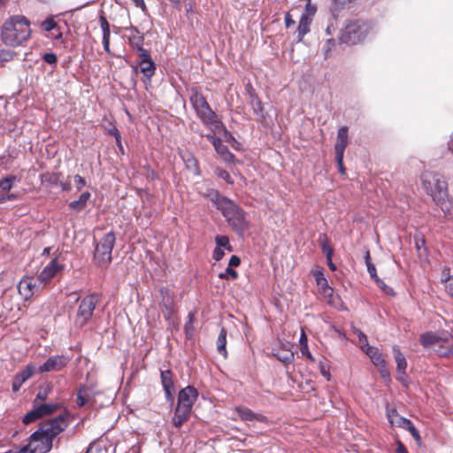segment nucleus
<instances>
[{
    "label": "nucleus",
    "instance_id": "f257e3e1",
    "mask_svg": "<svg viewBox=\"0 0 453 453\" xmlns=\"http://www.w3.org/2000/svg\"><path fill=\"white\" fill-rule=\"evenodd\" d=\"M71 422L68 411L59 414L54 418L42 421L36 431L29 437L30 449L27 453H47L53 447V440L64 432Z\"/></svg>",
    "mask_w": 453,
    "mask_h": 453
},
{
    "label": "nucleus",
    "instance_id": "f03ea898",
    "mask_svg": "<svg viewBox=\"0 0 453 453\" xmlns=\"http://www.w3.org/2000/svg\"><path fill=\"white\" fill-rule=\"evenodd\" d=\"M190 102L201 120L211 127V133L206 134L207 139L213 144L218 154L225 160L226 147L222 137H226V129L222 122L216 120V114L212 111L205 97L197 90H192Z\"/></svg>",
    "mask_w": 453,
    "mask_h": 453
},
{
    "label": "nucleus",
    "instance_id": "7ed1b4c3",
    "mask_svg": "<svg viewBox=\"0 0 453 453\" xmlns=\"http://www.w3.org/2000/svg\"><path fill=\"white\" fill-rule=\"evenodd\" d=\"M30 21L23 15L8 18L1 27V41L9 47L22 46L31 36Z\"/></svg>",
    "mask_w": 453,
    "mask_h": 453
},
{
    "label": "nucleus",
    "instance_id": "20e7f679",
    "mask_svg": "<svg viewBox=\"0 0 453 453\" xmlns=\"http://www.w3.org/2000/svg\"><path fill=\"white\" fill-rule=\"evenodd\" d=\"M419 341L424 348L433 347L440 357L453 355V337L448 331L426 332L420 335Z\"/></svg>",
    "mask_w": 453,
    "mask_h": 453
},
{
    "label": "nucleus",
    "instance_id": "39448f33",
    "mask_svg": "<svg viewBox=\"0 0 453 453\" xmlns=\"http://www.w3.org/2000/svg\"><path fill=\"white\" fill-rule=\"evenodd\" d=\"M423 188L433 201L441 202L447 196L448 187L444 178L438 173L426 171L421 174Z\"/></svg>",
    "mask_w": 453,
    "mask_h": 453
},
{
    "label": "nucleus",
    "instance_id": "423d86ee",
    "mask_svg": "<svg viewBox=\"0 0 453 453\" xmlns=\"http://www.w3.org/2000/svg\"><path fill=\"white\" fill-rule=\"evenodd\" d=\"M367 22L360 19L349 21L341 31L339 41L349 45L362 42L370 31Z\"/></svg>",
    "mask_w": 453,
    "mask_h": 453
},
{
    "label": "nucleus",
    "instance_id": "0eeeda50",
    "mask_svg": "<svg viewBox=\"0 0 453 453\" xmlns=\"http://www.w3.org/2000/svg\"><path fill=\"white\" fill-rule=\"evenodd\" d=\"M116 242V236L113 231L105 234L96 243L94 259L96 265L102 268H106L111 262V251Z\"/></svg>",
    "mask_w": 453,
    "mask_h": 453
},
{
    "label": "nucleus",
    "instance_id": "6e6552de",
    "mask_svg": "<svg viewBox=\"0 0 453 453\" xmlns=\"http://www.w3.org/2000/svg\"><path fill=\"white\" fill-rule=\"evenodd\" d=\"M98 302L99 298L96 294L88 295L81 301L74 319L78 327H83L91 319Z\"/></svg>",
    "mask_w": 453,
    "mask_h": 453
},
{
    "label": "nucleus",
    "instance_id": "1a4fd4ad",
    "mask_svg": "<svg viewBox=\"0 0 453 453\" xmlns=\"http://www.w3.org/2000/svg\"><path fill=\"white\" fill-rule=\"evenodd\" d=\"M228 225L238 234L243 236L245 231L249 229L250 221L246 219L243 211L239 209L231 200L228 199Z\"/></svg>",
    "mask_w": 453,
    "mask_h": 453
},
{
    "label": "nucleus",
    "instance_id": "9d476101",
    "mask_svg": "<svg viewBox=\"0 0 453 453\" xmlns=\"http://www.w3.org/2000/svg\"><path fill=\"white\" fill-rule=\"evenodd\" d=\"M44 287L39 277H25L19 282L18 290L24 299L28 300L39 294Z\"/></svg>",
    "mask_w": 453,
    "mask_h": 453
},
{
    "label": "nucleus",
    "instance_id": "9b49d317",
    "mask_svg": "<svg viewBox=\"0 0 453 453\" xmlns=\"http://www.w3.org/2000/svg\"><path fill=\"white\" fill-rule=\"evenodd\" d=\"M69 359L65 356H52L50 357L39 368L40 373L58 372L65 368L68 364Z\"/></svg>",
    "mask_w": 453,
    "mask_h": 453
},
{
    "label": "nucleus",
    "instance_id": "f8f14e48",
    "mask_svg": "<svg viewBox=\"0 0 453 453\" xmlns=\"http://www.w3.org/2000/svg\"><path fill=\"white\" fill-rule=\"evenodd\" d=\"M198 392L193 386L182 388L178 395L177 406L187 408L192 411V407L197 399Z\"/></svg>",
    "mask_w": 453,
    "mask_h": 453
},
{
    "label": "nucleus",
    "instance_id": "ddd939ff",
    "mask_svg": "<svg viewBox=\"0 0 453 453\" xmlns=\"http://www.w3.org/2000/svg\"><path fill=\"white\" fill-rule=\"evenodd\" d=\"M348 145V127H341L337 132L336 143L334 145L335 160L337 165H342L344 150Z\"/></svg>",
    "mask_w": 453,
    "mask_h": 453
},
{
    "label": "nucleus",
    "instance_id": "4468645a",
    "mask_svg": "<svg viewBox=\"0 0 453 453\" xmlns=\"http://www.w3.org/2000/svg\"><path fill=\"white\" fill-rule=\"evenodd\" d=\"M99 394L96 385L81 386L77 393V405L82 407Z\"/></svg>",
    "mask_w": 453,
    "mask_h": 453
},
{
    "label": "nucleus",
    "instance_id": "2eb2a0df",
    "mask_svg": "<svg viewBox=\"0 0 453 453\" xmlns=\"http://www.w3.org/2000/svg\"><path fill=\"white\" fill-rule=\"evenodd\" d=\"M173 375L171 370L167 369L165 371H161L160 378L162 386L165 390V398L171 403L173 402V392H174V384H173Z\"/></svg>",
    "mask_w": 453,
    "mask_h": 453
},
{
    "label": "nucleus",
    "instance_id": "dca6fc26",
    "mask_svg": "<svg viewBox=\"0 0 453 453\" xmlns=\"http://www.w3.org/2000/svg\"><path fill=\"white\" fill-rule=\"evenodd\" d=\"M35 373V366L28 365L26 368L18 372L12 381V391L18 392L22 385Z\"/></svg>",
    "mask_w": 453,
    "mask_h": 453
},
{
    "label": "nucleus",
    "instance_id": "f3484780",
    "mask_svg": "<svg viewBox=\"0 0 453 453\" xmlns=\"http://www.w3.org/2000/svg\"><path fill=\"white\" fill-rule=\"evenodd\" d=\"M62 268L57 262V259H52L40 273L38 275L41 281L46 286L52 278H54L57 273Z\"/></svg>",
    "mask_w": 453,
    "mask_h": 453
},
{
    "label": "nucleus",
    "instance_id": "a211bd4d",
    "mask_svg": "<svg viewBox=\"0 0 453 453\" xmlns=\"http://www.w3.org/2000/svg\"><path fill=\"white\" fill-rule=\"evenodd\" d=\"M125 30L127 33V37L130 46L134 49L143 46V34L136 27L131 26L129 27H126Z\"/></svg>",
    "mask_w": 453,
    "mask_h": 453
},
{
    "label": "nucleus",
    "instance_id": "6ab92c4d",
    "mask_svg": "<svg viewBox=\"0 0 453 453\" xmlns=\"http://www.w3.org/2000/svg\"><path fill=\"white\" fill-rule=\"evenodd\" d=\"M191 410L176 405L172 422L174 427L180 428L190 418Z\"/></svg>",
    "mask_w": 453,
    "mask_h": 453
},
{
    "label": "nucleus",
    "instance_id": "aec40b11",
    "mask_svg": "<svg viewBox=\"0 0 453 453\" xmlns=\"http://www.w3.org/2000/svg\"><path fill=\"white\" fill-rule=\"evenodd\" d=\"M140 71L142 73V81L147 85L150 83L151 77L155 74L156 64L153 60L140 61L138 64Z\"/></svg>",
    "mask_w": 453,
    "mask_h": 453
},
{
    "label": "nucleus",
    "instance_id": "412c9836",
    "mask_svg": "<svg viewBox=\"0 0 453 453\" xmlns=\"http://www.w3.org/2000/svg\"><path fill=\"white\" fill-rule=\"evenodd\" d=\"M234 414H236L242 420H259L265 419V417L260 414L254 413L251 410L246 407L239 406L234 410Z\"/></svg>",
    "mask_w": 453,
    "mask_h": 453
},
{
    "label": "nucleus",
    "instance_id": "4be33fe9",
    "mask_svg": "<svg viewBox=\"0 0 453 453\" xmlns=\"http://www.w3.org/2000/svg\"><path fill=\"white\" fill-rule=\"evenodd\" d=\"M90 196L91 194L88 191L81 193L77 200L72 201L68 203L69 209L75 212H81L86 208Z\"/></svg>",
    "mask_w": 453,
    "mask_h": 453
},
{
    "label": "nucleus",
    "instance_id": "5701e85b",
    "mask_svg": "<svg viewBox=\"0 0 453 453\" xmlns=\"http://www.w3.org/2000/svg\"><path fill=\"white\" fill-rule=\"evenodd\" d=\"M314 277L316 280V283L318 287L321 289L323 295L325 296H332L334 290L332 288L328 286L327 280L325 278L323 272L317 271L314 273Z\"/></svg>",
    "mask_w": 453,
    "mask_h": 453
},
{
    "label": "nucleus",
    "instance_id": "b1692460",
    "mask_svg": "<svg viewBox=\"0 0 453 453\" xmlns=\"http://www.w3.org/2000/svg\"><path fill=\"white\" fill-rule=\"evenodd\" d=\"M372 360L375 366L382 365L386 362L381 352L379 349L371 345H368L362 349Z\"/></svg>",
    "mask_w": 453,
    "mask_h": 453
},
{
    "label": "nucleus",
    "instance_id": "393cba45",
    "mask_svg": "<svg viewBox=\"0 0 453 453\" xmlns=\"http://www.w3.org/2000/svg\"><path fill=\"white\" fill-rule=\"evenodd\" d=\"M208 196L211 197V200L213 202L217 209L221 211L223 216H226V207L225 206L226 199L220 196L219 192L216 190H211Z\"/></svg>",
    "mask_w": 453,
    "mask_h": 453
},
{
    "label": "nucleus",
    "instance_id": "a878e982",
    "mask_svg": "<svg viewBox=\"0 0 453 453\" xmlns=\"http://www.w3.org/2000/svg\"><path fill=\"white\" fill-rule=\"evenodd\" d=\"M312 20L306 17H300L298 27H297V42L303 41L305 35L310 32V26Z\"/></svg>",
    "mask_w": 453,
    "mask_h": 453
},
{
    "label": "nucleus",
    "instance_id": "bb28decb",
    "mask_svg": "<svg viewBox=\"0 0 453 453\" xmlns=\"http://www.w3.org/2000/svg\"><path fill=\"white\" fill-rule=\"evenodd\" d=\"M188 170L193 172L195 174H199V165L195 157L189 153L185 152L180 155Z\"/></svg>",
    "mask_w": 453,
    "mask_h": 453
},
{
    "label": "nucleus",
    "instance_id": "cd10ccee",
    "mask_svg": "<svg viewBox=\"0 0 453 453\" xmlns=\"http://www.w3.org/2000/svg\"><path fill=\"white\" fill-rule=\"evenodd\" d=\"M36 406L40 411V414H42V418H43L45 416H50L58 411L62 407V404L58 403H41Z\"/></svg>",
    "mask_w": 453,
    "mask_h": 453
},
{
    "label": "nucleus",
    "instance_id": "c85d7f7f",
    "mask_svg": "<svg viewBox=\"0 0 453 453\" xmlns=\"http://www.w3.org/2000/svg\"><path fill=\"white\" fill-rule=\"evenodd\" d=\"M217 247L213 251V258L216 261H219L223 258L225 252L221 250V247L226 248V236L219 235L216 237Z\"/></svg>",
    "mask_w": 453,
    "mask_h": 453
},
{
    "label": "nucleus",
    "instance_id": "c756f323",
    "mask_svg": "<svg viewBox=\"0 0 453 453\" xmlns=\"http://www.w3.org/2000/svg\"><path fill=\"white\" fill-rule=\"evenodd\" d=\"M393 354L396 362V372H403L406 370L407 362L405 357L401 352L398 347H393Z\"/></svg>",
    "mask_w": 453,
    "mask_h": 453
},
{
    "label": "nucleus",
    "instance_id": "7c9ffc66",
    "mask_svg": "<svg viewBox=\"0 0 453 453\" xmlns=\"http://www.w3.org/2000/svg\"><path fill=\"white\" fill-rule=\"evenodd\" d=\"M250 104L254 112L261 119H265V109L261 100L255 95L250 93Z\"/></svg>",
    "mask_w": 453,
    "mask_h": 453
},
{
    "label": "nucleus",
    "instance_id": "2f4dec72",
    "mask_svg": "<svg viewBox=\"0 0 453 453\" xmlns=\"http://www.w3.org/2000/svg\"><path fill=\"white\" fill-rule=\"evenodd\" d=\"M355 1L356 0H333L331 12L334 16H336L341 10L349 8L351 4H353Z\"/></svg>",
    "mask_w": 453,
    "mask_h": 453
},
{
    "label": "nucleus",
    "instance_id": "473e14b6",
    "mask_svg": "<svg viewBox=\"0 0 453 453\" xmlns=\"http://www.w3.org/2000/svg\"><path fill=\"white\" fill-rule=\"evenodd\" d=\"M33 405V409L30 411H28L22 418V422L25 425H29L42 418V414H40L37 406L35 404Z\"/></svg>",
    "mask_w": 453,
    "mask_h": 453
},
{
    "label": "nucleus",
    "instance_id": "72a5a7b5",
    "mask_svg": "<svg viewBox=\"0 0 453 453\" xmlns=\"http://www.w3.org/2000/svg\"><path fill=\"white\" fill-rule=\"evenodd\" d=\"M435 203L440 206L445 217L453 219V202L448 199V196L443 197V201Z\"/></svg>",
    "mask_w": 453,
    "mask_h": 453
},
{
    "label": "nucleus",
    "instance_id": "f704fd0d",
    "mask_svg": "<svg viewBox=\"0 0 453 453\" xmlns=\"http://www.w3.org/2000/svg\"><path fill=\"white\" fill-rule=\"evenodd\" d=\"M319 242L321 244V250L324 255L326 256V259H329L334 255V250L332 247L330 246L327 237L325 234H322L319 235Z\"/></svg>",
    "mask_w": 453,
    "mask_h": 453
},
{
    "label": "nucleus",
    "instance_id": "c9c22d12",
    "mask_svg": "<svg viewBox=\"0 0 453 453\" xmlns=\"http://www.w3.org/2000/svg\"><path fill=\"white\" fill-rule=\"evenodd\" d=\"M226 332L225 328H222L217 341V349L219 354H221L224 357H226Z\"/></svg>",
    "mask_w": 453,
    "mask_h": 453
},
{
    "label": "nucleus",
    "instance_id": "e433bc0d",
    "mask_svg": "<svg viewBox=\"0 0 453 453\" xmlns=\"http://www.w3.org/2000/svg\"><path fill=\"white\" fill-rule=\"evenodd\" d=\"M16 179L17 178L14 175H8L0 180V193L10 191L12 188Z\"/></svg>",
    "mask_w": 453,
    "mask_h": 453
},
{
    "label": "nucleus",
    "instance_id": "4c0bfd02",
    "mask_svg": "<svg viewBox=\"0 0 453 453\" xmlns=\"http://www.w3.org/2000/svg\"><path fill=\"white\" fill-rule=\"evenodd\" d=\"M415 246L419 254V256H426L427 254V250L426 247V240L422 234H416L414 236Z\"/></svg>",
    "mask_w": 453,
    "mask_h": 453
},
{
    "label": "nucleus",
    "instance_id": "58836bf2",
    "mask_svg": "<svg viewBox=\"0 0 453 453\" xmlns=\"http://www.w3.org/2000/svg\"><path fill=\"white\" fill-rule=\"evenodd\" d=\"M58 27V23L54 20V18L52 16L48 17L41 24V27L46 32H51L54 29H57Z\"/></svg>",
    "mask_w": 453,
    "mask_h": 453
},
{
    "label": "nucleus",
    "instance_id": "ea45409f",
    "mask_svg": "<svg viewBox=\"0 0 453 453\" xmlns=\"http://www.w3.org/2000/svg\"><path fill=\"white\" fill-rule=\"evenodd\" d=\"M317 11V7L315 4H311V0H307V3L304 6L303 12L301 17L309 18V19L312 20Z\"/></svg>",
    "mask_w": 453,
    "mask_h": 453
},
{
    "label": "nucleus",
    "instance_id": "a19ab883",
    "mask_svg": "<svg viewBox=\"0 0 453 453\" xmlns=\"http://www.w3.org/2000/svg\"><path fill=\"white\" fill-rule=\"evenodd\" d=\"M15 53L9 50H0V67H2L4 63L9 62L13 59Z\"/></svg>",
    "mask_w": 453,
    "mask_h": 453
},
{
    "label": "nucleus",
    "instance_id": "79ce46f5",
    "mask_svg": "<svg viewBox=\"0 0 453 453\" xmlns=\"http://www.w3.org/2000/svg\"><path fill=\"white\" fill-rule=\"evenodd\" d=\"M99 21L101 29L103 31V36L111 35L110 24L107 19L104 15H101L99 18Z\"/></svg>",
    "mask_w": 453,
    "mask_h": 453
},
{
    "label": "nucleus",
    "instance_id": "37998d69",
    "mask_svg": "<svg viewBox=\"0 0 453 453\" xmlns=\"http://www.w3.org/2000/svg\"><path fill=\"white\" fill-rule=\"evenodd\" d=\"M354 332L358 337L361 349L367 347L369 345L367 336L360 329H355Z\"/></svg>",
    "mask_w": 453,
    "mask_h": 453
},
{
    "label": "nucleus",
    "instance_id": "c03bdc74",
    "mask_svg": "<svg viewBox=\"0 0 453 453\" xmlns=\"http://www.w3.org/2000/svg\"><path fill=\"white\" fill-rule=\"evenodd\" d=\"M441 281L445 283V289L453 298V275H448L446 278H442Z\"/></svg>",
    "mask_w": 453,
    "mask_h": 453
},
{
    "label": "nucleus",
    "instance_id": "a18cd8bd",
    "mask_svg": "<svg viewBox=\"0 0 453 453\" xmlns=\"http://www.w3.org/2000/svg\"><path fill=\"white\" fill-rule=\"evenodd\" d=\"M400 417L397 411L395 408L387 409V418L391 426L395 425V421Z\"/></svg>",
    "mask_w": 453,
    "mask_h": 453
},
{
    "label": "nucleus",
    "instance_id": "49530a36",
    "mask_svg": "<svg viewBox=\"0 0 453 453\" xmlns=\"http://www.w3.org/2000/svg\"><path fill=\"white\" fill-rule=\"evenodd\" d=\"M50 388H45V389H40L38 391V393L36 394V396L33 402V404H35V405H38V401H45L48 397V395H49V392H50Z\"/></svg>",
    "mask_w": 453,
    "mask_h": 453
},
{
    "label": "nucleus",
    "instance_id": "de8ad7c7",
    "mask_svg": "<svg viewBox=\"0 0 453 453\" xmlns=\"http://www.w3.org/2000/svg\"><path fill=\"white\" fill-rule=\"evenodd\" d=\"M137 50L140 61L152 60L149 50H145L143 46L135 49Z\"/></svg>",
    "mask_w": 453,
    "mask_h": 453
},
{
    "label": "nucleus",
    "instance_id": "09e8293b",
    "mask_svg": "<svg viewBox=\"0 0 453 453\" xmlns=\"http://www.w3.org/2000/svg\"><path fill=\"white\" fill-rule=\"evenodd\" d=\"M334 46H335V42L334 39L326 40V42L323 47L325 58H327L330 56V52H331L332 49L334 48Z\"/></svg>",
    "mask_w": 453,
    "mask_h": 453
},
{
    "label": "nucleus",
    "instance_id": "8fccbe9b",
    "mask_svg": "<svg viewBox=\"0 0 453 453\" xmlns=\"http://www.w3.org/2000/svg\"><path fill=\"white\" fill-rule=\"evenodd\" d=\"M278 359L284 364H289L294 360V354L291 351H286L284 354H276Z\"/></svg>",
    "mask_w": 453,
    "mask_h": 453
},
{
    "label": "nucleus",
    "instance_id": "3c124183",
    "mask_svg": "<svg viewBox=\"0 0 453 453\" xmlns=\"http://www.w3.org/2000/svg\"><path fill=\"white\" fill-rule=\"evenodd\" d=\"M228 147L233 148L235 150H242V144L235 140L231 134H228Z\"/></svg>",
    "mask_w": 453,
    "mask_h": 453
},
{
    "label": "nucleus",
    "instance_id": "603ef678",
    "mask_svg": "<svg viewBox=\"0 0 453 453\" xmlns=\"http://www.w3.org/2000/svg\"><path fill=\"white\" fill-rule=\"evenodd\" d=\"M397 373V376H396V380L402 383V385L405 388H407L409 386V377L408 375L406 374L405 371H403V372H396Z\"/></svg>",
    "mask_w": 453,
    "mask_h": 453
},
{
    "label": "nucleus",
    "instance_id": "864d4df0",
    "mask_svg": "<svg viewBox=\"0 0 453 453\" xmlns=\"http://www.w3.org/2000/svg\"><path fill=\"white\" fill-rule=\"evenodd\" d=\"M411 423L412 422L410 419L400 416L397 418V421H395V425L393 426H398L406 429V427L410 426Z\"/></svg>",
    "mask_w": 453,
    "mask_h": 453
},
{
    "label": "nucleus",
    "instance_id": "5fc2aeb1",
    "mask_svg": "<svg viewBox=\"0 0 453 453\" xmlns=\"http://www.w3.org/2000/svg\"><path fill=\"white\" fill-rule=\"evenodd\" d=\"M406 430H408L411 433V434L417 442H419L421 441L419 432L412 423L406 427Z\"/></svg>",
    "mask_w": 453,
    "mask_h": 453
},
{
    "label": "nucleus",
    "instance_id": "6e6d98bb",
    "mask_svg": "<svg viewBox=\"0 0 453 453\" xmlns=\"http://www.w3.org/2000/svg\"><path fill=\"white\" fill-rule=\"evenodd\" d=\"M42 59L50 65H56L58 62L57 55L51 52L43 54Z\"/></svg>",
    "mask_w": 453,
    "mask_h": 453
},
{
    "label": "nucleus",
    "instance_id": "4d7b16f0",
    "mask_svg": "<svg viewBox=\"0 0 453 453\" xmlns=\"http://www.w3.org/2000/svg\"><path fill=\"white\" fill-rule=\"evenodd\" d=\"M377 367H378V369L380 371V373L381 377L384 378V379L389 380L390 372H389V370L387 367V363L384 362L383 363V366H382V365H377Z\"/></svg>",
    "mask_w": 453,
    "mask_h": 453
},
{
    "label": "nucleus",
    "instance_id": "13d9d810",
    "mask_svg": "<svg viewBox=\"0 0 453 453\" xmlns=\"http://www.w3.org/2000/svg\"><path fill=\"white\" fill-rule=\"evenodd\" d=\"M74 184H75L76 188L78 190H81L86 185V180L81 175L76 174L74 176Z\"/></svg>",
    "mask_w": 453,
    "mask_h": 453
},
{
    "label": "nucleus",
    "instance_id": "bf43d9fd",
    "mask_svg": "<svg viewBox=\"0 0 453 453\" xmlns=\"http://www.w3.org/2000/svg\"><path fill=\"white\" fill-rule=\"evenodd\" d=\"M377 285L388 295H394V290L392 288L388 287L382 280L379 278V281H375Z\"/></svg>",
    "mask_w": 453,
    "mask_h": 453
},
{
    "label": "nucleus",
    "instance_id": "052dcab7",
    "mask_svg": "<svg viewBox=\"0 0 453 453\" xmlns=\"http://www.w3.org/2000/svg\"><path fill=\"white\" fill-rule=\"evenodd\" d=\"M367 272L370 274V277L374 280V281H379V277L377 276L376 267L373 264H370L367 266Z\"/></svg>",
    "mask_w": 453,
    "mask_h": 453
},
{
    "label": "nucleus",
    "instance_id": "680f3d73",
    "mask_svg": "<svg viewBox=\"0 0 453 453\" xmlns=\"http://www.w3.org/2000/svg\"><path fill=\"white\" fill-rule=\"evenodd\" d=\"M53 40H60L62 38V32L59 27H58L57 29H54L50 32V35H49Z\"/></svg>",
    "mask_w": 453,
    "mask_h": 453
},
{
    "label": "nucleus",
    "instance_id": "e2e57ef3",
    "mask_svg": "<svg viewBox=\"0 0 453 453\" xmlns=\"http://www.w3.org/2000/svg\"><path fill=\"white\" fill-rule=\"evenodd\" d=\"M319 369H320V372H321L322 376H324L327 380H330V372H329L328 367L326 365H323L322 363H320Z\"/></svg>",
    "mask_w": 453,
    "mask_h": 453
},
{
    "label": "nucleus",
    "instance_id": "0e129e2a",
    "mask_svg": "<svg viewBox=\"0 0 453 453\" xmlns=\"http://www.w3.org/2000/svg\"><path fill=\"white\" fill-rule=\"evenodd\" d=\"M300 350H301L302 355L305 356L311 361H314L315 360L314 357L310 352L308 346H304V347L300 348Z\"/></svg>",
    "mask_w": 453,
    "mask_h": 453
},
{
    "label": "nucleus",
    "instance_id": "69168bd1",
    "mask_svg": "<svg viewBox=\"0 0 453 453\" xmlns=\"http://www.w3.org/2000/svg\"><path fill=\"white\" fill-rule=\"evenodd\" d=\"M110 38H111V35L103 36V45H104V50H105L108 54H111V49H110Z\"/></svg>",
    "mask_w": 453,
    "mask_h": 453
},
{
    "label": "nucleus",
    "instance_id": "338daca9",
    "mask_svg": "<svg viewBox=\"0 0 453 453\" xmlns=\"http://www.w3.org/2000/svg\"><path fill=\"white\" fill-rule=\"evenodd\" d=\"M284 22H285L286 27H290L291 26H293L295 24V20L289 12H287L285 14Z\"/></svg>",
    "mask_w": 453,
    "mask_h": 453
},
{
    "label": "nucleus",
    "instance_id": "774afa93",
    "mask_svg": "<svg viewBox=\"0 0 453 453\" xmlns=\"http://www.w3.org/2000/svg\"><path fill=\"white\" fill-rule=\"evenodd\" d=\"M241 263V259L239 257L233 255L228 260V267L229 266H237Z\"/></svg>",
    "mask_w": 453,
    "mask_h": 453
}]
</instances>
